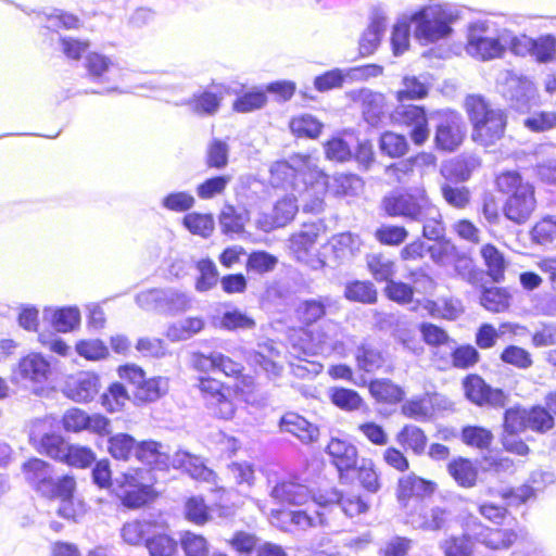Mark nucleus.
<instances>
[{"label":"nucleus","mask_w":556,"mask_h":556,"mask_svg":"<svg viewBox=\"0 0 556 556\" xmlns=\"http://www.w3.org/2000/svg\"><path fill=\"white\" fill-rule=\"evenodd\" d=\"M496 185L500 192L508 194L503 206L505 217L517 225L525 224L536 207L533 186L517 172L501 174Z\"/></svg>","instance_id":"1"},{"label":"nucleus","mask_w":556,"mask_h":556,"mask_svg":"<svg viewBox=\"0 0 556 556\" xmlns=\"http://www.w3.org/2000/svg\"><path fill=\"white\" fill-rule=\"evenodd\" d=\"M465 105L473 127L471 135L473 141L488 147L503 137L506 116L501 109L491 106L480 96H468Z\"/></svg>","instance_id":"2"},{"label":"nucleus","mask_w":556,"mask_h":556,"mask_svg":"<svg viewBox=\"0 0 556 556\" xmlns=\"http://www.w3.org/2000/svg\"><path fill=\"white\" fill-rule=\"evenodd\" d=\"M455 17L456 15L447 5H426L410 16L414 36L421 45L444 39L452 33L451 24Z\"/></svg>","instance_id":"3"},{"label":"nucleus","mask_w":556,"mask_h":556,"mask_svg":"<svg viewBox=\"0 0 556 556\" xmlns=\"http://www.w3.org/2000/svg\"><path fill=\"white\" fill-rule=\"evenodd\" d=\"M26 481L43 496L66 500L73 496L75 480L71 476L55 477L52 467L39 458L23 465Z\"/></svg>","instance_id":"4"},{"label":"nucleus","mask_w":556,"mask_h":556,"mask_svg":"<svg viewBox=\"0 0 556 556\" xmlns=\"http://www.w3.org/2000/svg\"><path fill=\"white\" fill-rule=\"evenodd\" d=\"M425 188L416 187L404 192H395L383 199V207L389 216L418 222L432 206Z\"/></svg>","instance_id":"5"},{"label":"nucleus","mask_w":556,"mask_h":556,"mask_svg":"<svg viewBox=\"0 0 556 556\" xmlns=\"http://www.w3.org/2000/svg\"><path fill=\"white\" fill-rule=\"evenodd\" d=\"M466 52L480 61H490L504 55L503 31L493 33L490 23L477 21L469 26Z\"/></svg>","instance_id":"6"},{"label":"nucleus","mask_w":556,"mask_h":556,"mask_svg":"<svg viewBox=\"0 0 556 556\" xmlns=\"http://www.w3.org/2000/svg\"><path fill=\"white\" fill-rule=\"evenodd\" d=\"M307 173L302 174V182L298 193V200L306 213L318 214L325 206V194L328 191V176L319 170L312 161H303Z\"/></svg>","instance_id":"7"},{"label":"nucleus","mask_w":556,"mask_h":556,"mask_svg":"<svg viewBox=\"0 0 556 556\" xmlns=\"http://www.w3.org/2000/svg\"><path fill=\"white\" fill-rule=\"evenodd\" d=\"M320 233V225L316 223L303 224L301 229L289 239V249L295 260L314 270L325 267L326 262L316 247Z\"/></svg>","instance_id":"8"},{"label":"nucleus","mask_w":556,"mask_h":556,"mask_svg":"<svg viewBox=\"0 0 556 556\" xmlns=\"http://www.w3.org/2000/svg\"><path fill=\"white\" fill-rule=\"evenodd\" d=\"M302 336L309 338V342L304 345L303 352L306 355L314 354H343L344 353V333L339 324L329 321L312 332L300 331Z\"/></svg>","instance_id":"9"},{"label":"nucleus","mask_w":556,"mask_h":556,"mask_svg":"<svg viewBox=\"0 0 556 556\" xmlns=\"http://www.w3.org/2000/svg\"><path fill=\"white\" fill-rule=\"evenodd\" d=\"M198 388L210 414L225 420L233 417L236 406L229 390L225 389L220 381L211 377H202L199 379Z\"/></svg>","instance_id":"10"},{"label":"nucleus","mask_w":556,"mask_h":556,"mask_svg":"<svg viewBox=\"0 0 556 556\" xmlns=\"http://www.w3.org/2000/svg\"><path fill=\"white\" fill-rule=\"evenodd\" d=\"M392 121L409 128V137L414 144L422 146L430 137L428 117L422 106L413 104H400L391 113Z\"/></svg>","instance_id":"11"},{"label":"nucleus","mask_w":556,"mask_h":556,"mask_svg":"<svg viewBox=\"0 0 556 556\" xmlns=\"http://www.w3.org/2000/svg\"><path fill=\"white\" fill-rule=\"evenodd\" d=\"M435 116L438 119L434 134L435 148L445 152L455 151L465 137L460 115L453 111H441Z\"/></svg>","instance_id":"12"},{"label":"nucleus","mask_w":556,"mask_h":556,"mask_svg":"<svg viewBox=\"0 0 556 556\" xmlns=\"http://www.w3.org/2000/svg\"><path fill=\"white\" fill-rule=\"evenodd\" d=\"M51 372L50 363L39 353L22 357L12 372V380L24 386H42Z\"/></svg>","instance_id":"13"},{"label":"nucleus","mask_w":556,"mask_h":556,"mask_svg":"<svg viewBox=\"0 0 556 556\" xmlns=\"http://www.w3.org/2000/svg\"><path fill=\"white\" fill-rule=\"evenodd\" d=\"M141 475L142 471L127 472L116 479L118 496L127 507H141L152 498L153 490L149 483L142 481Z\"/></svg>","instance_id":"14"},{"label":"nucleus","mask_w":556,"mask_h":556,"mask_svg":"<svg viewBox=\"0 0 556 556\" xmlns=\"http://www.w3.org/2000/svg\"><path fill=\"white\" fill-rule=\"evenodd\" d=\"M268 483H273L269 496L282 505H303L312 497L308 486L296 477H282L275 481L269 479Z\"/></svg>","instance_id":"15"},{"label":"nucleus","mask_w":556,"mask_h":556,"mask_svg":"<svg viewBox=\"0 0 556 556\" xmlns=\"http://www.w3.org/2000/svg\"><path fill=\"white\" fill-rule=\"evenodd\" d=\"M314 502L320 509H331L338 506L351 518L365 514L369 509V504L362 496L353 493L342 494L336 489L314 496Z\"/></svg>","instance_id":"16"},{"label":"nucleus","mask_w":556,"mask_h":556,"mask_svg":"<svg viewBox=\"0 0 556 556\" xmlns=\"http://www.w3.org/2000/svg\"><path fill=\"white\" fill-rule=\"evenodd\" d=\"M354 102L359 103L363 117L370 126H379L387 114L386 97L367 88L352 92Z\"/></svg>","instance_id":"17"},{"label":"nucleus","mask_w":556,"mask_h":556,"mask_svg":"<svg viewBox=\"0 0 556 556\" xmlns=\"http://www.w3.org/2000/svg\"><path fill=\"white\" fill-rule=\"evenodd\" d=\"M464 390L466 397L479 406L503 407L506 402V395L502 390L491 388L476 375L468 376L464 380Z\"/></svg>","instance_id":"18"},{"label":"nucleus","mask_w":556,"mask_h":556,"mask_svg":"<svg viewBox=\"0 0 556 556\" xmlns=\"http://www.w3.org/2000/svg\"><path fill=\"white\" fill-rule=\"evenodd\" d=\"M433 483L409 473L400 478L396 489V497L403 508H407L409 502L414 503V507L421 508L422 502L420 497L433 492Z\"/></svg>","instance_id":"19"},{"label":"nucleus","mask_w":556,"mask_h":556,"mask_svg":"<svg viewBox=\"0 0 556 556\" xmlns=\"http://www.w3.org/2000/svg\"><path fill=\"white\" fill-rule=\"evenodd\" d=\"M85 67L89 77L99 83L114 84L123 76L118 64L100 53H89L86 56Z\"/></svg>","instance_id":"20"},{"label":"nucleus","mask_w":556,"mask_h":556,"mask_svg":"<svg viewBox=\"0 0 556 556\" xmlns=\"http://www.w3.org/2000/svg\"><path fill=\"white\" fill-rule=\"evenodd\" d=\"M45 427V422L36 420L29 432L30 442L37 446L40 453L47 454L49 457L62 460L65 456L67 443L59 434L45 433L41 434V429Z\"/></svg>","instance_id":"21"},{"label":"nucleus","mask_w":556,"mask_h":556,"mask_svg":"<svg viewBox=\"0 0 556 556\" xmlns=\"http://www.w3.org/2000/svg\"><path fill=\"white\" fill-rule=\"evenodd\" d=\"M99 392V378L89 371H80L70 377L64 393L75 402H88Z\"/></svg>","instance_id":"22"},{"label":"nucleus","mask_w":556,"mask_h":556,"mask_svg":"<svg viewBox=\"0 0 556 556\" xmlns=\"http://www.w3.org/2000/svg\"><path fill=\"white\" fill-rule=\"evenodd\" d=\"M504 96L513 108L525 111L535 96V87L532 80L527 77L509 75L506 79Z\"/></svg>","instance_id":"23"},{"label":"nucleus","mask_w":556,"mask_h":556,"mask_svg":"<svg viewBox=\"0 0 556 556\" xmlns=\"http://www.w3.org/2000/svg\"><path fill=\"white\" fill-rule=\"evenodd\" d=\"M476 527L468 535L492 549L510 547L518 539L517 532L511 529H490L473 521Z\"/></svg>","instance_id":"24"},{"label":"nucleus","mask_w":556,"mask_h":556,"mask_svg":"<svg viewBox=\"0 0 556 556\" xmlns=\"http://www.w3.org/2000/svg\"><path fill=\"white\" fill-rule=\"evenodd\" d=\"M304 160H300L302 164L301 169H296L287 161H277L270 166V184L275 188L291 187L295 192L302 182V174L307 173V167L304 166Z\"/></svg>","instance_id":"25"},{"label":"nucleus","mask_w":556,"mask_h":556,"mask_svg":"<svg viewBox=\"0 0 556 556\" xmlns=\"http://www.w3.org/2000/svg\"><path fill=\"white\" fill-rule=\"evenodd\" d=\"M331 308L337 309L338 303L333 298L325 295L302 301L296 312L304 324L312 325L321 319Z\"/></svg>","instance_id":"26"},{"label":"nucleus","mask_w":556,"mask_h":556,"mask_svg":"<svg viewBox=\"0 0 556 556\" xmlns=\"http://www.w3.org/2000/svg\"><path fill=\"white\" fill-rule=\"evenodd\" d=\"M327 453L341 473L357 466V450L344 440L331 439L327 445Z\"/></svg>","instance_id":"27"},{"label":"nucleus","mask_w":556,"mask_h":556,"mask_svg":"<svg viewBox=\"0 0 556 556\" xmlns=\"http://www.w3.org/2000/svg\"><path fill=\"white\" fill-rule=\"evenodd\" d=\"M135 457L139 462L159 469L166 468L170 463L169 455L164 446L152 440L137 442Z\"/></svg>","instance_id":"28"},{"label":"nucleus","mask_w":556,"mask_h":556,"mask_svg":"<svg viewBox=\"0 0 556 556\" xmlns=\"http://www.w3.org/2000/svg\"><path fill=\"white\" fill-rule=\"evenodd\" d=\"M282 431L296 437L303 443H309L316 440L318 430L302 416L289 413L280 421Z\"/></svg>","instance_id":"29"},{"label":"nucleus","mask_w":556,"mask_h":556,"mask_svg":"<svg viewBox=\"0 0 556 556\" xmlns=\"http://www.w3.org/2000/svg\"><path fill=\"white\" fill-rule=\"evenodd\" d=\"M146 547L150 556H174L177 552V542L166 533L165 525L157 522L155 532L147 536Z\"/></svg>","instance_id":"30"},{"label":"nucleus","mask_w":556,"mask_h":556,"mask_svg":"<svg viewBox=\"0 0 556 556\" xmlns=\"http://www.w3.org/2000/svg\"><path fill=\"white\" fill-rule=\"evenodd\" d=\"M168 389L169 381L166 377L144 378L143 382L135 389L134 397L138 403H151L164 396L168 392Z\"/></svg>","instance_id":"31"},{"label":"nucleus","mask_w":556,"mask_h":556,"mask_svg":"<svg viewBox=\"0 0 556 556\" xmlns=\"http://www.w3.org/2000/svg\"><path fill=\"white\" fill-rule=\"evenodd\" d=\"M387 22L383 16L372 17L368 27L364 30L359 39V54L368 56L375 52L380 43L381 37L386 31Z\"/></svg>","instance_id":"32"},{"label":"nucleus","mask_w":556,"mask_h":556,"mask_svg":"<svg viewBox=\"0 0 556 556\" xmlns=\"http://www.w3.org/2000/svg\"><path fill=\"white\" fill-rule=\"evenodd\" d=\"M447 472L454 481L462 488H472L476 485L478 478V469L471 460L457 457L447 465Z\"/></svg>","instance_id":"33"},{"label":"nucleus","mask_w":556,"mask_h":556,"mask_svg":"<svg viewBox=\"0 0 556 556\" xmlns=\"http://www.w3.org/2000/svg\"><path fill=\"white\" fill-rule=\"evenodd\" d=\"M157 521L148 519L131 520L126 522L121 530V535L125 543L129 545H139L143 541L147 544V536L155 532Z\"/></svg>","instance_id":"34"},{"label":"nucleus","mask_w":556,"mask_h":556,"mask_svg":"<svg viewBox=\"0 0 556 556\" xmlns=\"http://www.w3.org/2000/svg\"><path fill=\"white\" fill-rule=\"evenodd\" d=\"M420 509L421 513L416 517L412 516L410 520L412 525L419 529L431 531L440 530L444 527L450 517V511L439 506L426 509L421 506Z\"/></svg>","instance_id":"35"},{"label":"nucleus","mask_w":556,"mask_h":556,"mask_svg":"<svg viewBox=\"0 0 556 556\" xmlns=\"http://www.w3.org/2000/svg\"><path fill=\"white\" fill-rule=\"evenodd\" d=\"M248 222V213L244 210H238L232 205H225L219 214V225L222 231L226 235H240L244 230Z\"/></svg>","instance_id":"36"},{"label":"nucleus","mask_w":556,"mask_h":556,"mask_svg":"<svg viewBox=\"0 0 556 556\" xmlns=\"http://www.w3.org/2000/svg\"><path fill=\"white\" fill-rule=\"evenodd\" d=\"M222 97L211 91H203L193 94L185 104L200 116H211L217 113L220 106Z\"/></svg>","instance_id":"37"},{"label":"nucleus","mask_w":556,"mask_h":556,"mask_svg":"<svg viewBox=\"0 0 556 556\" xmlns=\"http://www.w3.org/2000/svg\"><path fill=\"white\" fill-rule=\"evenodd\" d=\"M58 332L72 331L80 321V313L76 307H63L55 311H45Z\"/></svg>","instance_id":"38"},{"label":"nucleus","mask_w":556,"mask_h":556,"mask_svg":"<svg viewBox=\"0 0 556 556\" xmlns=\"http://www.w3.org/2000/svg\"><path fill=\"white\" fill-rule=\"evenodd\" d=\"M137 441L127 433H117L108 439V452L117 460H128L135 456Z\"/></svg>","instance_id":"39"},{"label":"nucleus","mask_w":556,"mask_h":556,"mask_svg":"<svg viewBox=\"0 0 556 556\" xmlns=\"http://www.w3.org/2000/svg\"><path fill=\"white\" fill-rule=\"evenodd\" d=\"M204 328L200 317H188L174 323L167 328L166 336L170 341H185L199 333Z\"/></svg>","instance_id":"40"},{"label":"nucleus","mask_w":556,"mask_h":556,"mask_svg":"<svg viewBox=\"0 0 556 556\" xmlns=\"http://www.w3.org/2000/svg\"><path fill=\"white\" fill-rule=\"evenodd\" d=\"M303 345H299L292 342L290 354L299 359V363H291L292 374L301 379L314 378L323 370V365L317 362L307 361L302 358L305 355L303 352Z\"/></svg>","instance_id":"41"},{"label":"nucleus","mask_w":556,"mask_h":556,"mask_svg":"<svg viewBox=\"0 0 556 556\" xmlns=\"http://www.w3.org/2000/svg\"><path fill=\"white\" fill-rule=\"evenodd\" d=\"M160 312L176 314L185 312L191 306V298L176 289H161Z\"/></svg>","instance_id":"42"},{"label":"nucleus","mask_w":556,"mask_h":556,"mask_svg":"<svg viewBox=\"0 0 556 556\" xmlns=\"http://www.w3.org/2000/svg\"><path fill=\"white\" fill-rule=\"evenodd\" d=\"M396 441L404 448L412 450L415 454L420 455L425 452L428 439L417 426L406 425L397 433Z\"/></svg>","instance_id":"43"},{"label":"nucleus","mask_w":556,"mask_h":556,"mask_svg":"<svg viewBox=\"0 0 556 556\" xmlns=\"http://www.w3.org/2000/svg\"><path fill=\"white\" fill-rule=\"evenodd\" d=\"M362 187V179L352 174H338L328 179V191L337 197L354 195Z\"/></svg>","instance_id":"44"},{"label":"nucleus","mask_w":556,"mask_h":556,"mask_svg":"<svg viewBox=\"0 0 556 556\" xmlns=\"http://www.w3.org/2000/svg\"><path fill=\"white\" fill-rule=\"evenodd\" d=\"M481 256L488 268V275L496 282L504 278L506 261L502 252L492 244L481 248Z\"/></svg>","instance_id":"45"},{"label":"nucleus","mask_w":556,"mask_h":556,"mask_svg":"<svg viewBox=\"0 0 556 556\" xmlns=\"http://www.w3.org/2000/svg\"><path fill=\"white\" fill-rule=\"evenodd\" d=\"M417 223L422 224V236L428 240H440L445 236V227L442 219V214L437 205L428 210L421 219Z\"/></svg>","instance_id":"46"},{"label":"nucleus","mask_w":556,"mask_h":556,"mask_svg":"<svg viewBox=\"0 0 556 556\" xmlns=\"http://www.w3.org/2000/svg\"><path fill=\"white\" fill-rule=\"evenodd\" d=\"M367 266L377 281L389 282L395 274V263L389 256L381 253L368 255Z\"/></svg>","instance_id":"47"},{"label":"nucleus","mask_w":556,"mask_h":556,"mask_svg":"<svg viewBox=\"0 0 556 556\" xmlns=\"http://www.w3.org/2000/svg\"><path fill=\"white\" fill-rule=\"evenodd\" d=\"M229 146L226 141L213 138L206 147L205 162L210 168L223 169L228 164Z\"/></svg>","instance_id":"48"},{"label":"nucleus","mask_w":556,"mask_h":556,"mask_svg":"<svg viewBox=\"0 0 556 556\" xmlns=\"http://www.w3.org/2000/svg\"><path fill=\"white\" fill-rule=\"evenodd\" d=\"M173 464L186 468L195 479L208 481L214 475L198 457L187 452H177Z\"/></svg>","instance_id":"49"},{"label":"nucleus","mask_w":556,"mask_h":556,"mask_svg":"<svg viewBox=\"0 0 556 556\" xmlns=\"http://www.w3.org/2000/svg\"><path fill=\"white\" fill-rule=\"evenodd\" d=\"M533 242L540 245L556 243V216H545L539 220L530 231Z\"/></svg>","instance_id":"50"},{"label":"nucleus","mask_w":556,"mask_h":556,"mask_svg":"<svg viewBox=\"0 0 556 556\" xmlns=\"http://www.w3.org/2000/svg\"><path fill=\"white\" fill-rule=\"evenodd\" d=\"M356 362L359 369L371 372L383 365L384 358L380 350L369 343H363L357 349Z\"/></svg>","instance_id":"51"},{"label":"nucleus","mask_w":556,"mask_h":556,"mask_svg":"<svg viewBox=\"0 0 556 556\" xmlns=\"http://www.w3.org/2000/svg\"><path fill=\"white\" fill-rule=\"evenodd\" d=\"M184 226L193 235L207 238L214 230V218L211 214L188 213L182 219Z\"/></svg>","instance_id":"52"},{"label":"nucleus","mask_w":556,"mask_h":556,"mask_svg":"<svg viewBox=\"0 0 556 556\" xmlns=\"http://www.w3.org/2000/svg\"><path fill=\"white\" fill-rule=\"evenodd\" d=\"M332 245L338 257L348 258L361 251L363 242L358 235L342 232L333 237Z\"/></svg>","instance_id":"53"},{"label":"nucleus","mask_w":556,"mask_h":556,"mask_svg":"<svg viewBox=\"0 0 556 556\" xmlns=\"http://www.w3.org/2000/svg\"><path fill=\"white\" fill-rule=\"evenodd\" d=\"M532 56L542 64L551 63L556 58V37L544 34L533 38Z\"/></svg>","instance_id":"54"},{"label":"nucleus","mask_w":556,"mask_h":556,"mask_svg":"<svg viewBox=\"0 0 556 556\" xmlns=\"http://www.w3.org/2000/svg\"><path fill=\"white\" fill-rule=\"evenodd\" d=\"M379 147L381 152L390 157H401L407 152L408 142L403 135L386 131L380 137Z\"/></svg>","instance_id":"55"},{"label":"nucleus","mask_w":556,"mask_h":556,"mask_svg":"<svg viewBox=\"0 0 556 556\" xmlns=\"http://www.w3.org/2000/svg\"><path fill=\"white\" fill-rule=\"evenodd\" d=\"M348 300L372 304L377 301V291L369 281H353L348 283L344 290Z\"/></svg>","instance_id":"56"},{"label":"nucleus","mask_w":556,"mask_h":556,"mask_svg":"<svg viewBox=\"0 0 556 556\" xmlns=\"http://www.w3.org/2000/svg\"><path fill=\"white\" fill-rule=\"evenodd\" d=\"M330 399L337 407L348 412L357 410L364 405L363 399L356 391L345 388H332Z\"/></svg>","instance_id":"57"},{"label":"nucleus","mask_w":556,"mask_h":556,"mask_svg":"<svg viewBox=\"0 0 556 556\" xmlns=\"http://www.w3.org/2000/svg\"><path fill=\"white\" fill-rule=\"evenodd\" d=\"M290 128L300 137L316 138L321 132L323 123L311 114H303L291 119Z\"/></svg>","instance_id":"58"},{"label":"nucleus","mask_w":556,"mask_h":556,"mask_svg":"<svg viewBox=\"0 0 556 556\" xmlns=\"http://www.w3.org/2000/svg\"><path fill=\"white\" fill-rule=\"evenodd\" d=\"M61 462L70 466L86 468L96 460L93 451L87 446L68 444Z\"/></svg>","instance_id":"59"},{"label":"nucleus","mask_w":556,"mask_h":556,"mask_svg":"<svg viewBox=\"0 0 556 556\" xmlns=\"http://www.w3.org/2000/svg\"><path fill=\"white\" fill-rule=\"evenodd\" d=\"M298 197L295 194L286 195L281 200L277 201L274 206L273 218L277 226L281 227L293 219L295 213L299 210Z\"/></svg>","instance_id":"60"},{"label":"nucleus","mask_w":556,"mask_h":556,"mask_svg":"<svg viewBox=\"0 0 556 556\" xmlns=\"http://www.w3.org/2000/svg\"><path fill=\"white\" fill-rule=\"evenodd\" d=\"M371 395L381 402L395 403L401 401L402 391L390 380H374L369 384Z\"/></svg>","instance_id":"61"},{"label":"nucleus","mask_w":556,"mask_h":556,"mask_svg":"<svg viewBox=\"0 0 556 556\" xmlns=\"http://www.w3.org/2000/svg\"><path fill=\"white\" fill-rule=\"evenodd\" d=\"M374 236L383 245H400L407 239L408 231L403 226L381 225L375 230Z\"/></svg>","instance_id":"62"},{"label":"nucleus","mask_w":556,"mask_h":556,"mask_svg":"<svg viewBox=\"0 0 556 556\" xmlns=\"http://www.w3.org/2000/svg\"><path fill=\"white\" fill-rule=\"evenodd\" d=\"M185 516L190 522L202 526L210 520V511L201 496H191L185 504Z\"/></svg>","instance_id":"63"},{"label":"nucleus","mask_w":556,"mask_h":556,"mask_svg":"<svg viewBox=\"0 0 556 556\" xmlns=\"http://www.w3.org/2000/svg\"><path fill=\"white\" fill-rule=\"evenodd\" d=\"M200 277L197 279L195 289L199 292L211 290L218 280V271L213 261L206 258L198 262Z\"/></svg>","instance_id":"64"}]
</instances>
